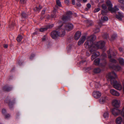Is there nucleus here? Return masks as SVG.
I'll list each match as a JSON object with an SVG mask.
<instances>
[{
    "instance_id": "f257e3e1",
    "label": "nucleus",
    "mask_w": 124,
    "mask_h": 124,
    "mask_svg": "<svg viewBox=\"0 0 124 124\" xmlns=\"http://www.w3.org/2000/svg\"><path fill=\"white\" fill-rule=\"evenodd\" d=\"M96 38L95 35H91L89 37L87 40L84 44L85 48L89 49L90 52L91 53H93L91 58L92 60H93L100 55L99 52L95 51L96 49L102 48L104 46L105 44L104 41H100L97 42L96 45L94 44L93 41L95 40Z\"/></svg>"
},
{
    "instance_id": "f03ea898",
    "label": "nucleus",
    "mask_w": 124,
    "mask_h": 124,
    "mask_svg": "<svg viewBox=\"0 0 124 124\" xmlns=\"http://www.w3.org/2000/svg\"><path fill=\"white\" fill-rule=\"evenodd\" d=\"M107 77L110 80L111 83L113 86L114 88L118 90L122 89V86L120 82L116 81L115 79L117 77L116 73L114 72L109 73Z\"/></svg>"
},
{
    "instance_id": "7ed1b4c3",
    "label": "nucleus",
    "mask_w": 124,
    "mask_h": 124,
    "mask_svg": "<svg viewBox=\"0 0 124 124\" xmlns=\"http://www.w3.org/2000/svg\"><path fill=\"white\" fill-rule=\"evenodd\" d=\"M106 4L108 7V10L111 11L112 13L115 12L116 11L118 10V8H117L116 6H115L114 8H112V5L110 0H107L106 1Z\"/></svg>"
},
{
    "instance_id": "20e7f679",
    "label": "nucleus",
    "mask_w": 124,
    "mask_h": 124,
    "mask_svg": "<svg viewBox=\"0 0 124 124\" xmlns=\"http://www.w3.org/2000/svg\"><path fill=\"white\" fill-rule=\"evenodd\" d=\"M63 26L62 25L59 26L57 28L58 30H59L58 32L59 37H62L65 34V30L62 28L63 27Z\"/></svg>"
},
{
    "instance_id": "39448f33",
    "label": "nucleus",
    "mask_w": 124,
    "mask_h": 124,
    "mask_svg": "<svg viewBox=\"0 0 124 124\" xmlns=\"http://www.w3.org/2000/svg\"><path fill=\"white\" fill-rule=\"evenodd\" d=\"M72 14L71 11H69L67 12L66 13V16H63L62 18L63 20V21H65L69 20L71 17Z\"/></svg>"
},
{
    "instance_id": "423d86ee",
    "label": "nucleus",
    "mask_w": 124,
    "mask_h": 124,
    "mask_svg": "<svg viewBox=\"0 0 124 124\" xmlns=\"http://www.w3.org/2000/svg\"><path fill=\"white\" fill-rule=\"evenodd\" d=\"M112 53V51L110 50L107 51V53L108 54V58L110 59V62L113 63H116L117 62V61L115 59L111 58V53Z\"/></svg>"
},
{
    "instance_id": "0eeeda50",
    "label": "nucleus",
    "mask_w": 124,
    "mask_h": 124,
    "mask_svg": "<svg viewBox=\"0 0 124 124\" xmlns=\"http://www.w3.org/2000/svg\"><path fill=\"white\" fill-rule=\"evenodd\" d=\"M120 101L117 99L113 100L112 102L113 106L116 108H118L120 106Z\"/></svg>"
},
{
    "instance_id": "6e6552de",
    "label": "nucleus",
    "mask_w": 124,
    "mask_h": 124,
    "mask_svg": "<svg viewBox=\"0 0 124 124\" xmlns=\"http://www.w3.org/2000/svg\"><path fill=\"white\" fill-rule=\"evenodd\" d=\"M101 94L100 92L98 91H94L93 93V96L95 98H98L101 96Z\"/></svg>"
},
{
    "instance_id": "1a4fd4ad",
    "label": "nucleus",
    "mask_w": 124,
    "mask_h": 124,
    "mask_svg": "<svg viewBox=\"0 0 124 124\" xmlns=\"http://www.w3.org/2000/svg\"><path fill=\"white\" fill-rule=\"evenodd\" d=\"M64 26L65 29L68 31H69L72 29L73 27L72 24L70 23L66 24Z\"/></svg>"
},
{
    "instance_id": "9d476101",
    "label": "nucleus",
    "mask_w": 124,
    "mask_h": 124,
    "mask_svg": "<svg viewBox=\"0 0 124 124\" xmlns=\"http://www.w3.org/2000/svg\"><path fill=\"white\" fill-rule=\"evenodd\" d=\"M124 118H123L121 116H119L117 118L116 120V124H121L123 122Z\"/></svg>"
},
{
    "instance_id": "9b49d317",
    "label": "nucleus",
    "mask_w": 124,
    "mask_h": 124,
    "mask_svg": "<svg viewBox=\"0 0 124 124\" xmlns=\"http://www.w3.org/2000/svg\"><path fill=\"white\" fill-rule=\"evenodd\" d=\"M51 36L52 38L53 39H56L59 36L58 31H52L51 33Z\"/></svg>"
},
{
    "instance_id": "f8f14e48",
    "label": "nucleus",
    "mask_w": 124,
    "mask_h": 124,
    "mask_svg": "<svg viewBox=\"0 0 124 124\" xmlns=\"http://www.w3.org/2000/svg\"><path fill=\"white\" fill-rule=\"evenodd\" d=\"M109 66L110 68H112L116 71H120L122 69V68L119 65H117V66L113 65L111 66V64H110L109 65Z\"/></svg>"
},
{
    "instance_id": "ddd939ff",
    "label": "nucleus",
    "mask_w": 124,
    "mask_h": 124,
    "mask_svg": "<svg viewBox=\"0 0 124 124\" xmlns=\"http://www.w3.org/2000/svg\"><path fill=\"white\" fill-rule=\"evenodd\" d=\"M108 98L106 96L102 97L99 100L100 103L102 104L105 103L108 100Z\"/></svg>"
},
{
    "instance_id": "4468645a",
    "label": "nucleus",
    "mask_w": 124,
    "mask_h": 124,
    "mask_svg": "<svg viewBox=\"0 0 124 124\" xmlns=\"http://www.w3.org/2000/svg\"><path fill=\"white\" fill-rule=\"evenodd\" d=\"M53 25H54L52 24L51 25H48L45 27L41 28L39 29H38V30H39V31L40 32H43L44 31H46L48 28H50L52 27L53 26Z\"/></svg>"
},
{
    "instance_id": "2eb2a0df",
    "label": "nucleus",
    "mask_w": 124,
    "mask_h": 124,
    "mask_svg": "<svg viewBox=\"0 0 124 124\" xmlns=\"http://www.w3.org/2000/svg\"><path fill=\"white\" fill-rule=\"evenodd\" d=\"M110 92L112 94L115 96H118L120 95L119 93L117 91L114 89H111Z\"/></svg>"
},
{
    "instance_id": "dca6fc26",
    "label": "nucleus",
    "mask_w": 124,
    "mask_h": 124,
    "mask_svg": "<svg viewBox=\"0 0 124 124\" xmlns=\"http://www.w3.org/2000/svg\"><path fill=\"white\" fill-rule=\"evenodd\" d=\"M85 39L86 37L85 36L82 37L78 42V45L80 46L83 44Z\"/></svg>"
},
{
    "instance_id": "f3484780",
    "label": "nucleus",
    "mask_w": 124,
    "mask_h": 124,
    "mask_svg": "<svg viewBox=\"0 0 124 124\" xmlns=\"http://www.w3.org/2000/svg\"><path fill=\"white\" fill-rule=\"evenodd\" d=\"M124 16L123 15L122 13L120 12H118V15H116V18L118 20H121L122 18Z\"/></svg>"
},
{
    "instance_id": "a211bd4d",
    "label": "nucleus",
    "mask_w": 124,
    "mask_h": 124,
    "mask_svg": "<svg viewBox=\"0 0 124 124\" xmlns=\"http://www.w3.org/2000/svg\"><path fill=\"white\" fill-rule=\"evenodd\" d=\"M81 36V33L80 31H77L76 33L75 38L76 40H77Z\"/></svg>"
},
{
    "instance_id": "6ab92c4d",
    "label": "nucleus",
    "mask_w": 124,
    "mask_h": 124,
    "mask_svg": "<svg viewBox=\"0 0 124 124\" xmlns=\"http://www.w3.org/2000/svg\"><path fill=\"white\" fill-rule=\"evenodd\" d=\"M101 57H103V58L102 59L103 61V64L102 65V66H105L106 63V62L105 60V58L106 57V54L104 53H103L102 54Z\"/></svg>"
},
{
    "instance_id": "aec40b11",
    "label": "nucleus",
    "mask_w": 124,
    "mask_h": 124,
    "mask_svg": "<svg viewBox=\"0 0 124 124\" xmlns=\"http://www.w3.org/2000/svg\"><path fill=\"white\" fill-rule=\"evenodd\" d=\"M100 59L99 58L96 59L94 61V64L96 65H98L100 64Z\"/></svg>"
},
{
    "instance_id": "412c9836",
    "label": "nucleus",
    "mask_w": 124,
    "mask_h": 124,
    "mask_svg": "<svg viewBox=\"0 0 124 124\" xmlns=\"http://www.w3.org/2000/svg\"><path fill=\"white\" fill-rule=\"evenodd\" d=\"M119 63L121 65H124V59L121 58H120L118 59Z\"/></svg>"
},
{
    "instance_id": "4be33fe9",
    "label": "nucleus",
    "mask_w": 124,
    "mask_h": 124,
    "mask_svg": "<svg viewBox=\"0 0 124 124\" xmlns=\"http://www.w3.org/2000/svg\"><path fill=\"white\" fill-rule=\"evenodd\" d=\"M12 88L11 87L8 86H5L3 88V90L5 91H10L11 89Z\"/></svg>"
},
{
    "instance_id": "5701e85b",
    "label": "nucleus",
    "mask_w": 124,
    "mask_h": 124,
    "mask_svg": "<svg viewBox=\"0 0 124 124\" xmlns=\"http://www.w3.org/2000/svg\"><path fill=\"white\" fill-rule=\"evenodd\" d=\"M101 71L100 69L99 68H97L93 70L94 73H100Z\"/></svg>"
},
{
    "instance_id": "b1692460",
    "label": "nucleus",
    "mask_w": 124,
    "mask_h": 124,
    "mask_svg": "<svg viewBox=\"0 0 124 124\" xmlns=\"http://www.w3.org/2000/svg\"><path fill=\"white\" fill-rule=\"evenodd\" d=\"M101 20L102 21H106L108 20V18L107 16H102L101 18Z\"/></svg>"
},
{
    "instance_id": "393cba45",
    "label": "nucleus",
    "mask_w": 124,
    "mask_h": 124,
    "mask_svg": "<svg viewBox=\"0 0 124 124\" xmlns=\"http://www.w3.org/2000/svg\"><path fill=\"white\" fill-rule=\"evenodd\" d=\"M23 38V37L21 35H19L17 38V41L18 42H20L22 40Z\"/></svg>"
},
{
    "instance_id": "a878e982",
    "label": "nucleus",
    "mask_w": 124,
    "mask_h": 124,
    "mask_svg": "<svg viewBox=\"0 0 124 124\" xmlns=\"http://www.w3.org/2000/svg\"><path fill=\"white\" fill-rule=\"evenodd\" d=\"M103 117L105 118L108 117L109 116V114L108 112L106 111L103 114Z\"/></svg>"
},
{
    "instance_id": "bb28decb",
    "label": "nucleus",
    "mask_w": 124,
    "mask_h": 124,
    "mask_svg": "<svg viewBox=\"0 0 124 124\" xmlns=\"http://www.w3.org/2000/svg\"><path fill=\"white\" fill-rule=\"evenodd\" d=\"M56 12V10L54 9L53 11L54 14H52L51 15V17L53 18H55L56 17V15H55Z\"/></svg>"
},
{
    "instance_id": "cd10ccee",
    "label": "nucleus",
    "mask_w": 124,
    "mask_h": 124,
    "mask_svg": "<svg viewBox=\"0 0 124 124\" xmlns=\"http://www.w3.org/2000/svg\"><path fill=\"white\" fill-rule=\"evenodd\" d=\"M87 8H86L85 9L86 11H88L89 9L91 8V5L90 3H88L87 4Z\"/></svg>"
},
{
    "instance_id": "c85d7f7f",
    "label": "nucleus",
    "mask_w": 124,
    "mask_h": 124,
    "mask_svg": "<svg viewBox=\"0 0 124 124\" xmlns=\"http://www.w3.org/2000/svg\"><path fill=\"white\" fill-rule=\"evenodd\" d=\"M42 8L41 7L40 5H39V8L37 7H36V8L34 9V10L35 11H38L40 10Z\"/></svg>"
},
{
    "instance_id": "c756f323",
    "label": "nucleus",
    "mask_w": 124,
    "mask_h": 124,
    "mask_svg": "<svg viewBox=\"0 0 124 124\" xmlns=\"http://www.w3.org/2000/svg\"><path fill=\"white\" fill-rule=\"evenodd\" d=\"M27 16V15L25 12H24L22 13V16L23 18H25Z\"/></svg>"
},
{
    "instance_id": "7c9ffc66",
    "label": "nucleus",
    "mask_w": 124,
    "mask_h": 124,
    "mask_svg": "<svg viewBox=\"0 0 124 124\" xmlns=\"http://www.w3.org/2000/svg\"><path fill=\"white\" fill-rule=\"evenodd\" d=\"M57 5L60 7L62 6L61 3L59 0H56V1Z\"/></svg>"
},
{
    "instance_id": "2f4dec72",
    "label": "nucleus",
    "mask_w": 124,
    "mask_h": 124,
    "mask_svg": "<svg viewBox=\"0 0 124 124\" xmlns=\"http://www.w3.org/2000/svg\"><path fill=\"white\" fill-rule=\"evenodd\" d=\"M100 86V85L99 83H96L95 85V86L96 88H99Z\"/></svg>"
},
{
    "instance_id": "473e14b6",
    "label": "nucleus",
    "mask_w": 124,
    "mask_h": 124,
    "mask_svg": "<svg viewBox=\"0 0 124 124\" xmlns=\"http://www.w3.org/2000/svg\"><path fill=\"white\" fill-rule=\"evenodd\" d=\"M71 47L70 46H68L67 48V52H69L71 50Z\"/></svg>"
},
{
    "instance_id": "72a5a7b5",
    "label": "nucleus",
    "mask_w": 124,
    "mask_h": 124,
    "mask_svg": "<svg viewBox=\"0 0 124 124\" xmlns=\"http://www.w3.org/2000/svg\"><path fill=\"white\" fill-rule=\"evenodd\" d=\"M99 31L100 30L98 28H96V29H95L94 31L95 33H96L98 32H99Z\"/></svg>"
},
{
    "instance_id": "f704fd0d",
    "label": "nucleus",
    "mask_w": 124,
    "mask_h": 124,
    "mask_svg": "<svg viewBox=\"0 0 124 124\" xmlns=\"http://www.w3.org/2000/svg\"><path fill=\"white\" fill-rule=\"evenodd\" d=\"M102 8L104 9H106L107 8V7L106 5L104 4H103L102 5Z\"/></svg>"
},
{
    "instance_id": "c9c22d12",
    "label": "nucleus",
    "mask_w": 124,
    "mask_h": 124,
    "mask_svg": "<svg viewBox=\"0 0 124 124\" xmlns=\"http://www.w3.org/2000/svg\"><path fill=\"white\" fill-rule=\"evenodd\" d=\"M100 10V8H96L94 9V12H98Z\"/></svg>"
},
{
    "instance_id": "e433bc0d",
    "label": "nucleus",
    "mask_w": 124,
    "mask_h": 124,
    "mask_svg": "<svg viewBox=\"0 0 124 124\" xmlns=\"http://www.w3.org/2000/svg\"><path fill=\"white\" fill-rule=\"evenodd\" d=\"M4 116L6 118H9L10 116V115L9 114H7L5 115Z\"/></svg>"
},
{
    "instance_id": "4c0bfd02",
    "label": "nucleus",
    "mask_w": 124,
    "mask_h": 124,
    "mask_svg": "<svg viewBox=\"0 0 124 124\" xmlns=\"http://www.w3.org/2000/svg\"><path fill=\"white\" fill-rule=\"evenodd\" d=\"M107 12H105V11H102L101 13V14L103 16L104 15H106V14Z\"/></svg>"
},
{
    "instance_id": "58836bf2",
    "label": "nucleus",
    "mask_w": 124,
    "mask_h": 124,
    "mask_svg": "<svg viewBox=\"0 0 124 124\" xmlns=\"http://www.w3.org/2000/svg\"><path fill=\"white\" fill-rule=\"evenodd\" d=\"M108 37V35L107 34H105L103 36V37L105 38H107Z\"/></svg>"
},
{
    "instance_id": "ea45409f",
    "label": "nucleus",
    "mask_w": 124,
    "mask_h": 124,
    "mask_svg": "<svg viewBox=\"0 0 124 124\" xmlns=\"http://www.w3.org/2000/svg\"><path fill=\"white\" fill-rule=\"evenodd\" d=\"M21 3L23 4H24L25 3V0H20Z\"/></svg>"
},
{
    "instance_id": "a19ab883",
    "label": "nucleus",
    "mask_w": 124,
    "mask_h": 124,
    "mask_svg": "<svg viewBox=\"0 0 124 124\" xmlns=\"http://www.w3.org/2000/svg\"><path fill=\"white\" fill-rule=\"evenodd\" d=\"M46 35H45L44 36L42 39V40L43 41H45L46 39Z\"/></svg>"
},
{
    "instance_id": "79ce46f5",
    "label": "nucleus",
    "mask_w": 124,
    "mask_h": 124,
    "mask_svg": "<svg viewBox=\"0 0 124 124\" xmlns=\"http://www.w3.org/2000/svg\"><path fill=\"white\" fill-rule=\"evenodd\" d=\"M116 36V35H113L111 37V39L112 40L114 39L115 38V37Z\"/></svg>"
},
{
    "instance_id": "37998d69",
    "label": "nucleus",
    "mask_w": 124,
    "mask_h": 124,
    "mask_svg": "<svg viewBox=\"0 0 124 124\" xmlns=\"http://www.w3.org/2000/svg\"><path fill=\"white\" fill-rule=\"evenodd\" d=\"M35 56L34 54H32L30 57V58L31 59H32Z\"/></svg>"
},
{
    "instance_id": "c03bdc74",
    "label": "nucleus",
    "mask_w": 124,
    "mask_h": 124,
    "mask_svg": "<svg viewBox=\"0 0 124 124\" xmlns=\"http://www.w3.org/2000/svg\"><path fill=\"white\" fill-rule=\"evenodd\" d=\"M119 50L121 52H123L124 51L123 48L121 47L119 48Z\"/></svg>"
},
{
    "instance_id": "a18cd8bd",
    "label": "nucleus",
    "mask_w": 124,
    "mask_h": 124,
    "mask_svg": "<svg viewBox=\"0 0 124 124\" xmlns=\"http://www.w3.org/2000/svg\"><path fill=\"white\" fill-rule=\"evenodd\" d=\"M120 2L124 4V0H119Z\"/></svg>"
},
{
    "instance_id": "49530a36",
    "label": "nucleus",
    "mask_w": 124,
    "mask_h": 124,
    "mask_svg": "<svg viewBox=\"0 0 124 124\" xmlns=\"http://www.w3.org/2000/svg\"><path fill=\"white\" fill-rule=\"evenodd\" d=\"M6 110L5 109H3L2 111V112L3 114H4L6 112Z\"/></svg>"
},
{
    "instance_id": "de8ad7c7",
    "label": "nucleus",
    "mask_w": 124,
    "mask_h": 124,
    "mask_svg": "<svg viewBox=\"0 0 124 124\" xmlns=\"http://www.w3.org/2000/svg\"><path fill=\"white\" fill-rule=\"evenodd\" d=\"M3 46L4 48H7L8 47V45L7 44H4L3 45Z\"/></svg>"
},
{
    "instance_id": "09e8293b",
    "label": "nucleus",
    "mask_w": 124,
    "mask_h": 124,
    "mask_svg": "<svg viewBox=\"0 0 124 124\" xmlns=\"http://www.w3.org/2000/svg\"><path fill=\"white\" fill-rule=\"evenodd\" d=\"M69 0H65V3L68 4L69 3Z\"/></svg>"
},
{
    "instance_id": "8fccbe9b",
    "label": "nucleus",
    "mask_w": 124,
    "mask_h": 124,
    "mask_svg": "<svg viewBox=\"0 0 124 124\" xmlns=\"http://www.w3.org/2000/svg\"><path fill=\"white\" fill-rule=\"evenodd\" d=\"M45 10H43L42 11V14H44L45 13Z\"/></svg>"
},
{
    "instance_id": "3c124183",
    "label": "nucleus",
    "mask_w": 124,
    "mask_h": 124,
    "mask_svg": "<svg viewBox=\"0 0 124 124\" xmlns=\"http://www.w3.org/2000/svg\"><path fill=\"white\" fill-rule=\"evenodd\" d=\"M86 55L87 56H89L90 55V54H89V52H87L86 53Z\"/></svg>"
},
{
    "instance_id": "603ef678",
    "label": "nucleus",
    "mask_w": 124,
    "mask_h": 124,
    "mask_svg": "<svg viewBox=\"0 0 124 124\" xmlns=\"http://www.w3.org/2000/svg\"><path fill=\"white\" fill-rule=\"evenodd\" d=\"M121 9L124 11V6H122L121 7Z\"/></svg>"
},
{
    "instance_id": "864d4df0",
    "label": "nucleus",
    "mask_w": 124,
    "mask_h": 124,
    "mask_svg": "<svg viewBox=\"0 0 124 124\" xmlns=\"http://www.w3.org/2000/svg\"><path fill=\"white\" fill-rule=\"evenodd\" d=\"M72 4L73 5L75 4V0H72Z\"/></svg>"
},
{
    "instance_id": "5fc2aeb1",
    "label": "nucleus",
    "mask_w": 124,
    "mask_h": 124,
    "mask_svg": "<svg viewBox=\"0 0 124 124\" xmlns=\"http://www.w3.org/2000/svg\"><path fill=\"white\" fill-rule=\"evenodd\" d=\"M7 103H8V105H9V106H10V104H11V103H12L10 102V101H9V102H6Z\"/></svg>"
},
{
    "instance_id": "6e6d98bb",
    "label": "nucleus",
    "mask_w": 124,
    "mask_h": 124,
    "mask_svg": "<svg viewBox=\"0 0 124 124\" xmlns=\"http://www.w3.org/2000/svg\"><path fill=\"white\" fill-rule=\"evenodd\" d=\"M115 52H116V53L115 54H112L114 56H115V55H116V53H117V52H116V51H115Z\"/></svg>"
},
{
    "instance_id": "4d7b16f0",
    "label": "nucleus",
    "mask_w": 124,
    "mask_h": 124,
    "mask_svg": "<svg viewBox=\"0 0 124 124\" xmlns=\"http://www.w3.org/2000/svg\"><path fill=\"white\" fill-rule=\"evenodd\" d=\"M122 84L123 86V87H124V79L123 80V81H122Z\"/></svg>"
},
{
    "instance_id": "13d9d810",
    "label": "nucleus",
    "mask_w": 124,
    "mask_h": 124,
    "mask_svg": "<svg viewBox=\"0 0 124 124\" xmlns=\"http://www.w3.org/2000/svg\"><path fill=\"white\" fill-rule=\"evenodd\" d=\"M83 2H86L87 1V0H83Z\"/></svg>"
},
{
    "instance_id": "bf43d9fd",
    "label": "nucleus",
    "mask_w": 124,
    "mask_h": 124,
    "mask_svg": "<svg viewBox=\"0 0 124 124\" xmlns=\"http://www.w3.org/2000/svg\"><path fill=\"white\" fill-rule=\"evenodd\" d=\"M123 93L124 94V87H123Z\"/></svg>"
},
{
    "instance_id": "052dcab7",
    "label": "nucleus",
    "mask_w": 124,
    "mask_h": 124,
    "mask_svg": "<svg viewBox=\"0 0 124 124\" xmlns=\"http://www.w3.org/2000/svg\"><path fill=\"white\" fill-rule=\"evenodd\" d=\"M101 23H99V25L101 26Z\"/></svg>"
},
{
    "instance_id": "680f3d73",
    "label": "nucleus",
    "mask_w": 124,
    "mask_h": 124,
    "mask_svg": "<svg viewBox=\"0 0 124 124\" xmlns=\"http://www.w3.org/2000/svg\"><path fill=\"white\" fill-rule=\"evenodd\" d=\"M37 34V33H36V32H35V33H33V34H34H34Z\"/></svg>"
},
{
    "instance_id": "e2e57ef3",
    "label": "nucleus",
    "mask_w": 124,
    "mask_h": 124,
    "mask_svg": "<svg viewBox=\"0 0 124 124\" xmlns=\"http://www.w3.org/2000/svg\"><path fill=\"white\" fill-rule=\"evenodd\" d=\"M12 25L13 26L15 24L14 23H12Z\"/></svg>"
},
{
    "instance_id": "0e129e2a",
    "label": "nucleus",
    "mask_w": 124,
    "mask_h": 124,
    "mask_svg": "<svg viewBox=\"0 0 124 124\" xmlns=\"http://www.w3.org/2000/svg\"><path fill=\"white\" fill-rule=\"evenodd\" d=\"M20 62H19V65H21V64L20 63Z\"/></svg>"
}]
</instances>
